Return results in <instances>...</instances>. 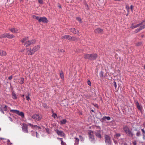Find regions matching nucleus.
Wrapping results in <instances>:
<instances>
[{"mask_svg": "<svg viewBox=\"0 0 145 145\" xmlns=\"http://www.w3.org/2000/svg\"><path fill=\"white\" fill-rule=\"evenodd\" d=\"M98 57L97 54H84V57L85 59H89L90 60H95Z\"/></svg>", "mask_w": 145, "mask_h": 145, "instance_id": "f257e3e1", "label": "nucleus"}, {"mask_svg": "<svg viewBox=\"0 0 145 145\" xmlns=\"http://www.w3.org/2000/svg\"><path fill=\"white\" fill-rule=\"evenodd\" d=\"M123 130L125 133L129 137H132L134 134L132 131L130 130L129 127L127 125H125L123 126Z\"/></svg>", "mask_w": 145, "mask_h": 145, "instance_id": "f03ea898", "label": "nucleus"}, {"mask_svg": "<svg viewBox=\"0 0 145 145\" xmlns=\"http://www.w3.org/2000/svg\"><path fill=\"white\" fill-rule=\"evenodd\" d=\"M140 26V27L137 29L135 31V33H137L138 32L140 31V30L142 29H144L145 28V24L143 25H141V24H138L136 25H133V24H132L131 28L132 29H134L135 28L137 27Z\"/></svg>", "mask_w": 145, "mask_h": 145, "instance_id": "7ed1b4c3", "label": "nucleus"}, {"mask_svg": "<svg viewBox=\"0 0 145 145\" xmlns=\"http://www.w3.org/2000/svg\"><path fill=\"white\" fill-rule=\"evenodd\" d=\"M36 40L34 39L27 40L25 42L24 44V45L26 47H28L30 46L31 44H33L35 43Z\"/></svg>", "mask_w": 145, "mask_h": 145, "instance_id": "20e7f679", "label": "nucleus"}, {"mask_svg": "<svg viewBox=\"0 0 145 145\" xmlns=\"http://www.w3.org/2000/svg\"><path fill=\"white\" fill-rule=\"evenodd\" d=\"M105 143L106 145H111V142L110 140V137L106 135H105Z\"/></svg>", "mask_w": 145, "mask_h": 145, "instance_id": "39448f33", "label": "nucleus"}, {"mask_svg": "<svg viewBox=\"0 0 145 145\" xmlns=\"http://www.w3.org/2000/svg\"><path fill=\"white\" fill-rule=\"evenodd\" d=\"M88 134L90 140L91 141H95V138L93 135V131L91 130H89L88 132Z\"/></svg>", "mask_w": 145, "mask_h": 145, "instance_id": "423d86ee", "label": "nucleus"}, {"mask_svg": "<svg viewBox=\"0 0 145 145\" xmlns=\"http://www.w3.org/2000/svg\"><path fill=\"white\" fill-rule=\"evenodd\" d=\"M11 112L16 113L18 115L21 116L22 118H24V113L22 112H20L17 110H10Z\"/></svg>", "mask_w": 145, "mask_h": 145, "instance_id": "0eeeda50", "label": "nucleus"}, {"mask_svg": "<svg viewBox=\"0 0 145 145\" xmlns=\"http://www.w3.org/2000/svg\"><path fill=\"white\" fill-rule=\"evenodd\" d=\"M54 131L58 135L61 137H65V135L63 131L59 130L58 129H55Z\"/></svg>", "mask_w": 145, "mask_h": 145, "instance_id": "6e6552de", "label": "nucleus"}, {"mask_svg": "<svg viewBox=\"0 0 145 145\" xmlns=\"http://www.w3.org/2000/svg\"><path fill=\"white\" fill-rule=\"evenodd\" d=\"M22 130L23 132L25 133H28V125L25 123H24L22 126Z\"/></svg>", "mask_w": 145, "mask_h": 145, "instance_id": "1a4fd4ad", "label": "nucleus"}, {"mask_svg": "<svg viewBox=\"0 0 145 145\" xmlns=\"http://www.w3.org/2000/svg\"><path fill=\"white\" fill-rule=\"evenodd\" d=\"M32 118L34 119L35 121H39L41 119V118L38 114H34L33 115Z\"/></svg>", "mask_w": 145, "mask_h": 145, "instance_id": "9d476101", "label": "nucleus"}, {"mask_svg": "<svg viewBox=\"0 0 145 145\" xmlns=\"http://www.w3.org/2000/svg\"><path fill=\"white\" fill-rule=\"evenodd\" d=\"M40 46L39 45L33 47L32 49L31 50L32 53H33L34 54L36 52L40 49Z\"/></svg>", "mask_w": 145, "mask_h": 145, "instance_id": "9b49d317", "label": "nucleus"}, {"mask_svg": "<svg viewBox=\"0 0 145 145\" xmlns=\"http://www.w3.org/2000/svg\"><path fill=\"white\" fill-rule=\"evenodd\" d=\"M48 21L47 20V18L45 17H40V20L39 21V22H42L44 23H47L48 22Z\"/></svg>", "mask_w": 145, "mask_h": 145, "instance_id": "f8f14e48", "label": "nucleus"}, {"mask_svg": "<svg viewBox=\"0 0 145 145\" xmlns=\"http://www.w3.org/2000/svg\"><path fill=\"white\" fill-rule=\"evenodd\" d=\"M62 39H67L69 40H70L72 39V37L69 35H66L63 36L61 37Z\"/></svg>", "mask_w": 145, "mask_h": 145, "instance_id": "ddd939ff", "label": "nucleus"}, {"mask_svg": "<svg viewBox=\"0 0 145 145\" xmlns=\"http://www.w3.org/2000/svg\"><path fill=\"white\" fill-rule=\"evenodd\" d=\"M95 134L96 136L99 138H101V131L100 130H98L96 131Z\"/></svg>", "mask_w": 145, "mask_h": 145, "instance_id": "4468645a", "label": "nucleus"}, {"mask_svg": "<svg viewBox=\"0 0 145 145\" xmlns=\"http://www.w3.org/2000/svg\"><path fill=\"white\" fill-rule=\"evenodd\" d=\"M69 30L72 33L75 34H78L79 31L74 28L69 29Z\"/></svg>", "mask_w": 145, "mask_h": 145, "instance_id": "2eb2a0df", "label": "nucleus"}, {"mask_svg": "<svg viewBox=\"0 0 145 145\" xmlns=\"http://www.w3.org/2000/svg\"><path fill=\"white\" fill-rule=\"evenodd\" d=\"M9 30L11 31L13 33H17L18 32V29L14 28L9 29Z\"/></svg>", "mask_w": 145, "mask_h": 145, "instance_id": "dca6fc26", "label": "nucleus"}, {"mask_svg": "<svg viewBox=\"0 0 145 145\" xmlns=\"http://www.w3.org/2000/svg\"><path fill=\"white\" fill-rule=\"evenodd\" d=\"M94 31L96 33L100 34L102 33L103 31V29L100 28H97L95 29Z\"/></svg>", "mask_w": 145, "mask_h": 145, "instance_id": "f3484780", "label": "nucleus"}, {"mask_svg": "<svg viewBox=\"0 0 145 145\" xmlns=\"http://www.w3.org/2000/svg\"><path fill=\"white\" fill-rule=\"evenodd\" d=\"M26 50L27 51L26 52V54H27L28 55H31L33 54L31 49L30 50H29L28 48H27Z\"/></svg>", "mask_w": 145, "mask_h": 145, "instance_id": "a211bd4d", "label": "nucleus"}, {"mask_svg": "<svg viewBox=\"0 0 145 145\" xmlns=\"http://www.w3.org/2000/svg\"><path fill=\"white\" fill-rule=\"evenodd\" d=\"M136 104L137 108L140 111H142V108L140 106L138 101H137L136 102Z\"/></svg>", "mask_w": 145, "mask_h": 145, "instance_id": "6ab92c4d", "label": "nucleus"}, {"mask_svg": "<svg viewBox=\"0 0 145 145\" xmlns=\"http://www.w3.org/2000/svg\"><path fill=\"white\" fill-rule=\"evenodd\" d=\"M6 37L8 39H11L13 38L14 36L12 34H10L9 33H6Z\"/></svg>", "mask_w": 145, "mask_h": 145, "instance_id": "aec40b11", "label": "nucleus"}, {"mask_svg": "<svg viewBox=\"0 0 145 145\" xmlns=\"http://www.w3.org/2000/svg\"><path fill=\"white\" fill-rule=\"evenodd\" d=\"M74 138L75 140L74 141V145H78L79 139L77 137H75Z\"/></svg>", "mask_w": 145, "mask_h": 145, "instance_id": "412c9836", "label": "nucleus"}, {"mask_svg": "<svg viewBox=\"0 0 145 145\" xmlns=\"http://www.w3.org/2000/svg\"><path fill=\"white\" fill-rule=\"evenodd\" d=\"M0 56H5L7 55V53L5 51L3 50H0Z\"/></svg>", "mask_w": 145, "mask_h": 145, "instance_id": "4be33fe9", "label": "nucleus"}, {"mask_svg": "<svg viewBox=\"0 0 145 145\" xmlns=\"http://www.w3.org/2000/svg\"><path fill=\"white\" fill-rule=\"evenodd\" d=\"M12 95L14 99H16L17 98V95L14 91L12 92Z\"/></svg>", "mask_w": 145, "mask_h": 145, "instance_id": "5701e85b", "label": "nucleus"}, {"mask_svg": "<svg viewBox=\"0 0 145 145\" xmlns=\"http://www.w3.org/2000/svg\"><path fill=\"white\" fill-rule=\"evenodd\" d=\"M67 122V121L65 119H63L60 121V124L63 125L65 124Z\"/></svg>", "mask_w": 145, "mask_h": 145, "instance_id": "b1692460", "label": "nucleus"}, {"mask_svg": "<svg viewBox=\"0 0 145 145\" xmlns=\"http://www.w3.org/2000/svg\"><path fill=\"white\" fill-rule=\"evenodd\" d=\"M28 39V37H25L21 40V41L22 43H25V42L27 41V40Z\"/></svg>", "mask_w": 145, "mask_h": 145, "instance_id": "393cba45", "label": "nucleus"}, {"mask_svg": "<svg viewBox=\"0 0 145 145\" xmlns=\"http://www.w3.org/2000/svg\"><path fill=\"white\" fill-rule=\"evenodd\" d=\"M110 118L109 116H104L103 117L102 119L104 120H105L106 119L108 120H110Z\"/></svg>", "mask_w": 145, "mask_h": 145, "instance_id": "a878e982", "label": "nucleus"}, {"mask_svg": "<svg viewBox=\"0 0 145 145\" xmlns=\"http://www.w3.org/2000/svg\"><path fill=\"white\" fill-rule=\"evenodd\" d=\"M32 17L33 18L37 20H38V21L39 22L40 20V18L39 17L37 16L33 15L32 16Z\"/></svg>", "mask_w": 145, "mask_h": 145, "instance_id": "bb28decb", "label": "nucleus"}, {"mask_svg": "<svg viewBox=\"0 0 145 145\" xmlns=\"http://www.w3.org/2000/svg\"><path fill=\"white\" fill-rule=\"evenodd\" d=\"M6 33H5L0 35V38H5L6 37Z\"/></svg>", "mask_w": 145, "mask_h": 145, "instance_id": "cd10ccee", "label": "nucleus"}, {"mask_svg": "<svg viewBox=\"0 0 145 145\" xmlns=\"http://www.w3.org/2000/svg\"><path fill=\"white\" fill-rule=\"evenodd\" d=\"M24 79L23 78H21L20 79V82L21 84H22L24 83Z\"/></svg>", "mask_w": 145, "mask_h": 145, "instance_id": "c85d7f7f", "label": "nucleus"}, {"mask_svg": "<svg viewBox=\"0 0 145 145\" xmlns=\"http://www.w3.org/2000/svg\"><path fill=\"white\" fill-rule=\"evenodd\" d=\"M60 76L62 80H63V79H64V76L63 74V72H61L60 73Z\"/></svg>", "mask_w": 145, "mask_h": 145, "instance_id": "c756f323", "label": "nucleus"}, {"mask_svg": "<svg viewBox=\"0 0 145 145\" xmlns=\"http://www.w3.org/2000/svg\"><path fill=\"white\" fill-rule=\"evenodd\" d=\"M65 51L63 49L59 50V52L61 54H63V53Z\"/></svg>", "mask_w": 145, "mask_h": 145, "instance_id": "7c9ffc66", "label": "nucleus"}, {"mask_svg": "<svg viewBox=\"0 0 145 145\" xmlns=\"http://www.w3.org/2000/svg\"><path fill=\"white\" fill-rule=\"evenodd\" d=\"M136 135L137 137H139L140 136V132L138 131L137 133L136 134Z\"/></svg>", "mask_w": 145, "mask_h": 145, "instance_id": "2f4dec72", "label": "nucleus"}, {"mask_svg": "<svg viewBox=\"0 0 145 145\" xmlns=\"http://www.w3.org/2000/svg\"><path fill=\"white\" fill-rule=\"evenodd\" d=\"M52 116L53 117L54 119L56 118V117H57V114L55 113H53Z\"/></svg>", "mask_w": 145, "mask_h": 145, "instance_id": "473e14b6", "label": "nucleus"}, {"mask_svg": "<svg viewBox=\"0 0 145 145\" xmlns=\"http://www.w3.org/2000/svg\"><path fill=\"white\" fill-rule=\"evenodd\" d=\"M29 95L30 94L29 93L28 94V95L26 96V99L28 101H29V100H30V98L29 97Z\"/></svg>", "mask_w": 145, "mask_h": 145, "instance_id": "72a5a7b5", "label": "nucleus"}, {"mask_svg": "<svg viewBox=\"0 0 145 145\" xmlns=\"http://www.w3.org/2000/svg\"><path fill=\"white\" fill-rule=\"evenodd\" d=\"M79 137L80 138V141H84V139L83 137L80 135L79 136Z\"/></svg>", "mask_w": 145, "mask_h": 145, "instance_id": "f704fd0d", "label": "nucleus"}, {"mask_svg": "<svg viewBox=\"0 0 145 145\" xmlns=\"http://www.w3.org/2000/svg\"><path fill=\"white\" fill-rule=\"evenodd\" d=\"M141 131L142 132V134H143V137H145V131L143 129H141Z\"/></svg>", "mask_w": 145, "mask_h": 145, "instance_id": "c9c22d12", "label": "nucleus"}, {"mask_svg": "<svg viewBox=\"0 0 145 145\" xmlns=\"http://www.w3.org/2000/svg\"><path fill=\"white\" fill-rule=\"evenodd\" d=\"M31 134L33 136H35L36 134L35 132L33 131H31Z\"/></svg>", "mask_w": 145, "mask_h": 145, "instance_id": "e433bc0d", "label": "nucleus"}, {"mask_svg": "<svg viewBox=\"0 0 145 145\" xmlns=\"http://www.w3.org/2000/svg\"><path fill=\"white\" fill-rule=\"evenodd\" d=\"M61 145H66V143L63 141V140H61Z\"/></svg>", "mask_w": 145, "mask_h": 145, "instance_id": "4c0bfd02", "label": "nucleus"}, {"mask_svg": "<svg viewBox=\"0 0 145 145\" xmlns=\"http://www.w3.org/2000/svg\"><path fill=\"white\" fill-rule=\"evenodd\" d=\"M3 108L4 110L5 111H6L7 110V106L6 105H5L4 106V107Z\"/></svg>", "mask_w": 145, "mask_h": 145, "instance_id": "58836bf2", "label": "nucleus"}, {"mask_svg": "<svg viewBox=\"0 0 145 145\" xmlns=\"http://www.w3.org/2000/svg\"><path fill=\"white\" fill-rule=\"evenodd\" d=\"M142 44V43L141 42H138L136 44L137 46H138L141 45Z\"/></svg>", "mask_w": 145, "mask_h": 145, "instance_id": "ea45409f", "label": "nucleus"}, {"mask_svg": "<svg viewBox=\"0 0 145 145\" xmlns=\"http://www.w3.org/2000/svg\"><path fill=\"white\" fill-rule=\"evenodd\" d=\"M126 8L128 12H129V9H130L129 7L127 5L126 6Z\"/></svg>", "mask_w": 145, "mask_h": 145, "instance_id": "a19ab883", "label": "nucleus"}, {"mask_svg": "<svg viewBox=\"0 0 145 145\" xmlns=\"http://www.w3.org/2000/svg\"><path fill=\"white\" fill-rule=\"evenodd\" d=\"M121 135L120 133H116L115 134V136L116 137H120L121 136Z\"/></svg>", "mask_w": 145, "mask_h": 145, "instance_id": "79ce46f5", "label": "nucleus"}, {"mask_svg": "<svg viewBox=\"0 0 145 145\" xmlns=\"http://www.w3.org/2000/svg\"><path fill=\"white\" fill-rule=\"evenodd\" d=\"M39 3L41 4H43V0H38Z\"/></svg>", "mask_w": 145, "mask_h": 145, "instance_id": "37998d69", "label": "nucleus"}, {"mask_svg": "<svg viewBox=\"0 0 145 145\" xmlns=\"http://www.w3.org/2000/svg\"><path fill=\"white\" fill-rule=\"evenodd\" d=\"M46 132L48 133L49 134L50 133V131L49 129L46 128Z\"/></svg>", "mask_w": 145, "mask_h": 145, "instance_id": "c03bdc74", "label": "nucleus"}, {"mask_svg": "<svg viewBox=\"0 0 145 145\" xmlns=\"http://www.w3.org/2000/svg\"><path fill=\"white\" fill-rule=\"evenodd\" d=\"M77 20L80 22H81V19L80 17H77L76 18Z\"/></svg>", "mask_w": 145, "mask_h": 145, "instance_id": "a18cd8bd", "label": "nucleus"}, {"mask_svg": "<svg viewBox=\"0 0 145 145\" xmlns=\"http://www.w3.org/2000/svg\"><path fill=\"white\" fill-rule=\"evenodd\" d=\"M72 40H78V39L76 37H72Z\"/></svg>", "mask_w": 145, "mask_h": 145, "instance_id": "49530a36", "label": "nucleus"}, {"mask_svg": "<svg viewBox=\"0 0 145 145\" xmlns=\"http://www.w3.org/2000/svg\"><path fill=\"white\" fill-rule=\"evenodd\" d=\"M28 124L29 126L31 127L32 128H33V125L30 123H28Z\"/></svg>", "mask_w": 145, "mask_h": 145, "instance_id": "de8ad7c7", "label": "nucleus"}, {"mask_svg": "<svg viewBox=\"0 0 145 145\" xmlns=\"http://www.w3.org/2000/svg\"><path fill=\"white\" fill-rule=\"evenodd\" d=\"M43 107L45 108H48V106L47 104H45L43 105Z\"/></svg>", "mask_w": 145, "mask_h": 145, "instance_id": "09e8293b", "label": "nucleus"}, {"mask_svg": "<svg viewBox=\"0 0 145 145\" xmlns=\"http://www.w3.org/2000/svg\"><path fill=\"white\" fill-rule=\"evenodd\" d=\"M145 22V20H142V21L139 24H141V25H142L143 24V23Z\"/></svg>", "mask_w": 145, "mask_h": 145, "instance_id": "8fccbe9b", "label": "nucleus"}, {"mask_svg": "<svg viewBox=\"0 0 145 145\" xmlns=\"http://www.w3.org/2000/svg\"><path fill=\"white\" fill-rule=\"evenodd\" d=\"M12 76H11L8 77V79L9 80H11L12 79Z\"/></svg>", "mask_w": 145, "mask_h": 145, "instance_id": "3c124183", "label": "nucleus"}, {"mask_svg": "<svg viewBox=\"0 0 145 145\" xmlns=\"http://www.w3.org/2000/svg\"><path fill=\"white\" fill-rule=\"evenodd\" d=\"M88 85H89V86H91V83L90 81L89 80H88Z\"/></svg>", "mask_w": 145, "mask_h": 145, "instance_id": "603ef678", "label": "nucleus"}, {"mask_svg": "<svg viewBox=\"0 0 145 145\" xmlns=\"http://www.w3.org/2000/svg\"><path fill=\"white\" fill-rule=\"evenodd\" d=\"M114 85L115 88H116L117 87V86L116 84V82H115V81H114Z\"/></svg>", "mask_w": 145, "mask_h": 145, "instance_id": "864d4df0", "label": "nucleus"}, {"mask_svg": "<svg viewBox=\"0 0 145 145\" xmlns=\"http://www.w3.org/2000/svg\"><path fill=\"white\" fill-rule=\"evenodd\" d=\"M0 110L2 113L4 114L3 110L1 108H0Z\"/></svg>", "mask_w": 145, "mask_h": 145, "instance_id": "5fc2aeb1", "label": "nucleus"}, {"mask_svg": "<svg viewBox=\"0 0 145 145\" xmlns=\"http://www.w3.org/2000/svg\"><path fill=\"white\" fill-rule=\"evenodd\" d=\"M130 8L131 9V11H133V6L132 5H131L130 6Z\"/></svg>", "mask_w": 145, "mask_h": 145, "instance_id": "6e6d98bb", "label": "nucleus"}, {"mask_svg": "<svg viewBox=\"0 0 145 145\" xmlns=\"http://www.w3.org/2000/svg\"><path fill=\"white\" fill-rule=\"evenodd\" d=\"M133 145H137V142L136 141L133 142Z\"/></svg>", "mask_w": 145, "mask_h": 145, "instance_id": "4d7b16f0", "label": "nucleus"}, {"mask_svg": "<svg viewBox=\"0 0 145 145\" xmlns=\"http://www.w3.org/2000/svg\"><path fill=\"white\" fill-rule=\"evenodd\" d=\"M35 133L36 134V137H39V134L36 131L35 132Z\"/></svg>", "mask_w": 145, "mask_h": 145, "instance_id": "13d9d810", "label": "nucleus"}, {"mask_svg": "<svg viewBox=\"0 0 145 145\" xmlns=\"http://www.w3.org/2000/svg\"><path fill=\"white\" fill-rule=\"evenodd\" d=\"M57 139H59V140H60L61 141V140H63V138H58V137H57Z\"/></svg>", "mask_w": 145, "mask_h": 145, "instance_id": "bf43d9fd", "label": "nucleus"}, {"mask_svg": "<svg viewBox=\"0 0 145 145\" xmlns=\"http://www.w3.org/2000/svg\"><path fill=\"white\" fill-rule=\"evenodd\" d=\"M20 96L21 97H22V98H24V95H22V94H21L20 95Z\"/></svg>", "mask_w": 145, "mask_h": 145, "instance_id": "052dcab7", "label": "nucleus"}, {"mask_svg": "<svg viewBox=\"0 0 145 145\" xmlns=\"http://www.w3.org/2000/svg\"><path fill=\"white\" fill-rule=\"evenodd\" d=\"M37 128H38L39 129H41V127H40L38 126L37 127Z\"/></svg>", "mask_w": 145, "mask_h": 145, "instance_id": "680f3d73", "label": "nucleus"}, {"mask_svg": "<svg viewBox=\"0 0 145 145\" xmlns=\"http://www.w3.org/2000/svg\"><path fill=\"white\" fill-rule=\"evenodd\" d=\"M37 126H37V125H33V128L35 127H36L37 128Z\"/></svg>", "mask_w": 145, "mask_h": 145, "instance_id": "e2e57ef3", "label": "nucleus"}, {"mask_svg": "<svg viewBox=\"0 0 145 145\" xmlns=\"http://www.w3.org/2000/svg\"><path fill=\"white\" fill-rule=\"evenodd\" d=\"M114 142L115 144L117 143V142L116 141H114Z\"/></svg>", "mask_w": 145, "mask_h": 145, "instance_id": "0e129e2a", "label": "nucleus"}, {"mask_svg": "<svg viewBox=\"0 0 145 145\" xmlns=\"http://www.w3.org/2000/svg\"><path fill=\"white\" fill-rule=\"evenodd\" d=\"M124 145H127V144L126 143H124Z\"/></svg>", "mask_w": 145, "mask_h": 145, "instance_id": "69168bd1", "label": "nucleus"}, {"mask_svg": "<svg viewBox=\"0 0 145 145\" xmlns=\"http://www.w3.org/2000/svg\"><path fill=\"white\" fill-rule=\"evenodd\" d=\"M144 69L145 70V65L144 66Z\"/></svg>", "mask_w": 145, "mask_h": 145, "instance_id": "338daca9", "label": "nucleus"}, {"mask_svg": "<svg viewBox=\"0 0 145 145\" xmlns=\"http://www.w3.org/2000/svg\"><path fill=\"white\" fill-rule=\"evenodd\" d=\"M128 13L127 14L126 16H128Z\"/></svg>", "mask_w": 145, "mask_h": 145, "instance_id": "774afa93", "label": "nucleus"}]
</instances>
